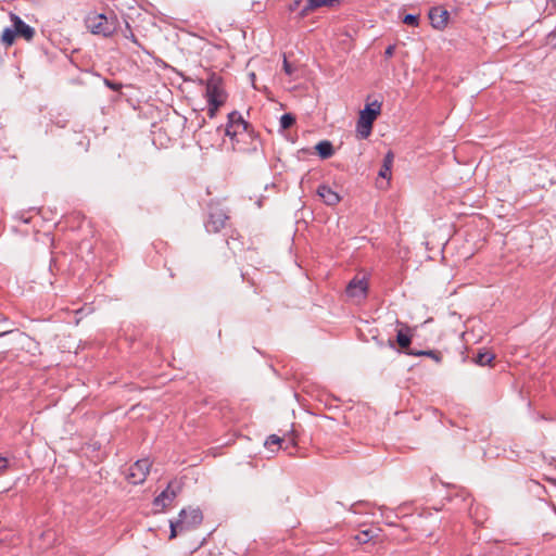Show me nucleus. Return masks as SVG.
Listing matches in <instances>:
<instances>
[{
  "label": "nucleus",
  "mask_w": 556,
  "mask_h": 556,
  "mask_svg": "<svg viewBox=\"0 0 556 556\" xmlns=\"http://www.w3.org/2000/svg\"><path fill=\"white\" fill-rule=\"evenodd\" d=\"M86 27L93 34L102 37H111L118 28L119 22L114 13H90L86 20Z\"/></svg>",
  "instance_id": "1"
},
{
  "label": "nucleus",
  "mask_w": 556,
  "mask_h": 556,
  "mask_svg": "<svg viewBox=\"0 0 556 556\" xmlns=\"http://www.w3.org/2000/svg\"><path fill=\"white\" fill-rule=\"evenodd\" d=\"M203 520V515L200 508H188L181 509L178 519L176 521H170L169 528V539H175L178 533H182L186 531L193 530L198 528Z\"/></svg>",
  "instance_id": "2"
},
{
  "label": "nucleus",
  "mask_w": 556,
  "mask_h": 556,
  "mask_svg": "<svg viewBox=\"0 0 556 556\" xmlns=\"http://www.w3.org/2000/svg\"><path fill=\"white\" fill-rule=\"evenodd\" d=\"M249 123L243 119L242 115L238 111H232L228 114V122L225 128V135L232 141H239L238 136H247L253 140L251 151H257L258 140L253 135V131H249Z\"/></svg>",
  "instance_id": "3"
},
{
  "label": "nucleus",
  "mask_w": 556,
  "mask_h": 556,
  "mask_svg": "<svg viewBox=\"0 0 556 556\" xmlns=\"http://www.w3.org/2000/svg\"><path fill=\"white\" fill-rule=\"evenodd\" d=\"M381 112V102L375 100L371 103H367L365 108L359 112V116L356 123V132L361 139H366L370 136L372 125L376 118Z\"/></svg>",
  "instance_id": "4"
},
{
  "label": "nucleus",
  "mask_w": 556,
  "mask_h": 556,
  "mask_svg": "<svg viewBox=\"0 0 556 556\" xmlns=\"http://www.w3.org/2000/svg\"><path fill=\"white\" fill-rule=\"evenodd\" d=\"M207 103H219L224 104L226 101V93L222 87V78L212 75L206 81V92H205Z\"/></svg>",
  "instance_id": "5"
},
{
  "label": "nucleus",
  "mask_w": 556,
  "mask_h": 556,
  "mask_svg": "<svg viewBox=\"0 0 556 556\" xmlns=\"http://www.w3.org/2000/svg\"><path fill=\"white\" fill-rule=\"evenodd\" d=\"M150 467L151 463L148 458L137 460L128 469V472L126 475L128 482L131 484L142 483L150 471Z\"/></svg>",
  "instance_id": "6"
},
{
  "label": "nucleus",
  "mask_w": 556,
  "mask_h": 556,
  "mask_svg": "<svg viewBox=\"0 0 556 556\" xmlns=\"http://www.w3.org/2000/svg\"><path fill=\"white\" fill-rule=\"evenodd\" d=\"M228 219L227 214L219 207H211L205 228L208 232H219Z\"/></svg>",
  "instance_id": "7"
},
{
  "label": "nucleus",
  "mask_w": 556,
  "mask_h": 556,
  "mask_svg": "<svg viewBox=\"0 0 556 556\" xmlns=\"http://www.w3.org/2000/svg\"><path fill=\"white\" fill-rule=\"evenodd\" d=\"M368 282L365 278L354 277L346 286V295L357 302L364 300L367 295Z\"/></svg>",
  "instance_id": "8"
},
{
  "label": "nucleus",
  "mask_w": 556,
  "mask_h": 556,
  "mask_svg": "<svg viewBox=\"0 0 556 556\" xmlns=\"http://www.w3.org/2000/svg\"><path fill=\"white\" fill-rule=\"evenodd\" d=\"M10 18L13 23V28L16 31V36H21L27 41H30L35 36V29L27 25L18 15L10 13Z\"/></svg>",
  "instance_id": "9"
},
{
  "label": "nucleus",
  "mask_w": 556,
  "mask_h": 556,
  "mask_svg": "<svg viewBox=\"0 0 556 556\" xmlns=\"http://www.w3.org/2000/svg\"><path fill=\"white\" fill-rule=\"evenodd\" d=\"M429 20L433 28L443 29L447 25L448 12L440 7H433L429 11Z\"/></svg>",
  "instance_id": "10"
},
{
  "label": "nucleus",
  "mask_w": 556,
  "mask_h": 556,
  "mask_svg": "<svg viewBox=\"0 0 556 556\" xmlns=\"http://www.w3.org/2000/svg\"><path fill=\"white\" fill-rule=\"evenodd\" d=\"M317 194L320 197V199L327 205H336L341 201V197L339 195V193L337 191L332 190L327 185H320L317 188Z\"/></svg>",
  "instance_id": "11"
},
{
  "label": "nucleus",
  "mask_w": 556,
  "mask_h": 556,
  "mask_svg": "<svg viewBox=\"0 0 556 556\" xmlns=\"http://www.w3.org/2000/svg\"><path fill=\"white\" fill-rule=\"evenodd\" d=\"M176 490L173 489V483H168L167 488L163 490L155 498L154 505L156 507H167L176 497Z\"/></svg>",
  "instance_id": "12"
},
{
  "label": "nucleus",
  "mask_w": 556,
  "mask_h": 556,
  "mask_svg": "<svg viewBox=\"0 0 556 556\" xmlns=\"http://www.w3.org/2000/svg\"><path fill=\"white\" fill-rule=\"evenodd\" d=\"M336 3H338V0H307L299 15L300 17H305L312 11H315L321 7H333Z\"/></svg>",
  "instance_id": "13"
},
{
  "label": "nucleus",
  "mask_w": 556,
  "mask_h": 556,
  "mask_svg": "<svg viewBox=\"0 0 556 556\" xmlns=\"http://www.w3.org/2000/svg\"><path fill=\"white\" fill-rule=\"evenodd\" d=\"M315 150L323 160L329 159L334 154L333 146L328 140L319 141L315 146Z\"/></svg>",
  "instance_id": "14"
},
{
  "label": "nucleus",
  "mask_w": 556,
  "mask_h": 556,
  "mask_svg": "<svg viewBox=\"0 0 556 556\" xmlns=\"http://www.w3.org/2000/svg\"><path fill=\"white\" fill-rule=\"evenodd\" d=\"M393 160H394L393 152L389 151L383 157V164L378 173L379 177L387 178V179L391 178V168L393 165Z\"/></svg>",
  "instance_id": "15"
},
{
  "label": "nucleus",
  "mask_w": 556,
  "mask_h": 556,
  "mask_svg": "<svg viewBox=\"0 0 556 556\" xmlns=\"http://www.w3.org/2000/svg\"><path fill=\"white\" fill-rule=\"evenodd\" d=\"M407 354L414 355V356L430 357V358H432L438 364H440L442 362V354H441V352L435 351V350H427V351L409 350V351H407Z\"/></svg>",
  "instance_id": "16"
},
{
  "label": "nucleus",
  "mask_w": 556,
  "mask_h": 556,
  "mask_svg": "<svg viewBox=\"0 0 556 556\" xmlns=\"http://www.w3.org/2000/svg\"><path fill=\"white\" fill-rule=\"evenodd\" d=\"M377 531H379V529H367V530H363V531H361V532L355 536V540H356L359 544H366V543H368L369 541H371L374 538L378 536Z\"/></svg>",
  "instance_id": "17"
},
{
  "label": "nucleus",
  "mask_w": 556,
  "mask_h": 556,
  "mask_svg": "<svg viewBox=\"0 0 556 556\" xmlns=\"http://www.w3.org/2000/svg\"><path fill=\"white\" fill-rule=\"evenodd\" d=\"M494 357H495L494 354L491 352H488V351L479 352L475 357V362H476V364H478L480 366H484V365L491 364V362L494 359Z\"/></svg>",
  "instance_id": "18"
},
{
  "label": "nucleus",
  "mask_w": 556,
  "mask_h": 556,
  "mask_svg": "<svg viewBox=\"0 0 556 556\" xmlns=\"http://www.w3.org/2000/svg\"><path fill=\"white\" fill-rule=\"evenodd\" d=\"M15 37L16 31L14 30V28L7 27L2 33L1 41L4 46L10 47L13 45Z\"/></svg>",
  "instance_id": "19"
},
{
  "label": "nucleus",
  "mask_w": 556,
  "mask_h": 556,
  "mask_svg": "<svg viewBox=\"0 0 556 556\" xmlns=\"http://www.w3.org/2000/svg\"><path fill=\"white\" fill-rule=\"evenodd\" d=\"M396 342L402 349H408L412 342L410 336L400 330L396 334Z\"/></svg>",
  "instance_id": "20"
},
{
  "label": "nucleus",
  "mask_w": 556,
  "mask_h": 556,
  "mask_svg": "<svg viewBox=\"0 0 556 556\" xmlns=\"http://www.w3.org/2000/svg\"><path fill=\"white\" fill-rule=\"evenodd\" d=\"M295 123V117L291 113H286L280 117V128L288 129Z\"/></svg>",
  "instance_id": "21"
},
{
  "label": "nucleus",
  "mask_w": 556,
  "mask_h": 556,
  "mask_svg": "<svg viewBox=\"0 0 556 556\" xmlns=\"http://www.w3.org/2000/svg\"><path fill=\"white\" fill-rule=\"evenodd\" d=\"M403 23L409 26L417 27L419 25V15L416 14H406L403 17Z\"/></svg>",
  "instance_id": "22"
},
{
  "label": "nucleus",
  "mask_w": 556,
  "mask_h": 556,
  "mask_svg": "<svg viewBox=\"0 0 556 556\" xmlns=\"http://www.w3.org/2000/svg\"><path fill=\"white\" fill-rule=\"evenodd\" d=\"M282 442H283V440L280 437L276 435V434H271V435H269L266 439L265 446H267V447H269L271 445H279L280 446V444Z\"/></svg>",
  "instance_id": "23"
},
{
  "label": "nucleus",
  "mask_w": 556,
  "mask_h": 556,
  "mask_svg": "<svg viewBox=\"0 0 556 556\" xmlns=\"http://www.w3.org/2000/svg\"><path fill=\"white\" fill-rule=\"evenodd\" d=\"M222 106L219 103H208L207 115L210 118L216 116L218 109Z\"/></svg>",
  "instance_id": "24"
},
{
  "label": "nucleus",
  "mask_w": 556,
  "mask_h": 556,
  "mask_svg": "<svg viewBox=\"0 0 556 556\" xmlns=\"http://www.w3.org/2000/svg\"><path fill=\"white\" fill-rule=\"evenodd\" d=\"M126 28L128 30V34L125 33V37L130 39L134 43H136L138 47H141V43L138 41L137 37L134 35V33L130 29V26L128 23H126Z\"/></svg>",
  "instance_id": "25"
},
{
  "label": "nucleus",
  "mask_w": 556,
  "mask_h": 556,
  "mask_svg": "<svg viewBox=\"0 0 556 556\" xmlns=\"http://www.w3.org/2000/svg\"><path fill=\"white\" fill-rule=\"evenodd\" d=\"M283 71L287 75L291 76L293 74V66L287 61V59H283Z\"/></svg>",
  "instance_id": "26"
},
{
  "label": "nucleus",
  "mask_w": 556,
  "mask_h": 556,
  "mask_svg": "<svg viewBox=\"0 0 556 556\" xmlns=\"http://www.w3.org/2000/svg\"><path fill=\"white\" fill-rule=\"evenodd\" d=\"M394 51H395V45H390L387 47L386 51H384V56L386 58H391L393 56L394 54Z\"/></svg>",
  "instance_id": "27"
},
{
  "label": "nucleus",
  "mask_w": 556,
  "mask_h": 556,
  "mask_svg": "<svg viewBox=\"0 0 556 556\" xmlns=\"http://www.w3.org/2000/svg\"><path fill=\"white\" fill-rule=\"evenodd\" d=\"M8 467V459L4 457H0V475L4 472Z\"/></svg>",
  "instance_id": "28"
},
{
  "label": "nucleus",
  "mask_w": 556,
  "mask_h": 556,
  "mask_svg": "<svg viewBox=\"0 0 556 556\" xmlns=\"http://www.w3.org/2000/svg\"><path fill=\"white\" fill-rule=\"evenodd\" d=\"M299 4H300V0H295L294 2H292V3L289 5V10H290V11H294V10H296V9H298V7H299Z\"/></svg>",
  "instance_id": "29"
},
{
  "label": "nucleus",
  "mask_w": 556,
  "mask_h": 556,
  "mask_svg": "<svg viewBox=\"0 0 556 556\" xmlns=\"http://www.w3.org/2000/svg\"><path fill=\"white\" fill-rule=\"evenodd\" d=\"M106 85L112 88L113 90H118L119 86H117L116 84L114 83H110L109 80H106Z\"/></svg>",
  "instance_id": "30"
},
{
  "label": "nucleus",
  "mask_w": 556,
  "mask_h": 556,
  "mask_svg": "<svg viewBox=\"0 0 556 556\" xmlns=\"http://www.w3.org/2000/svg\"><path fill=\"white\" fill-rule=\"evenodd\" d=\"M549 38L556 37V29L548 35Z\"/></svg>",
  "instance_id": "31"
}]
</instances>
